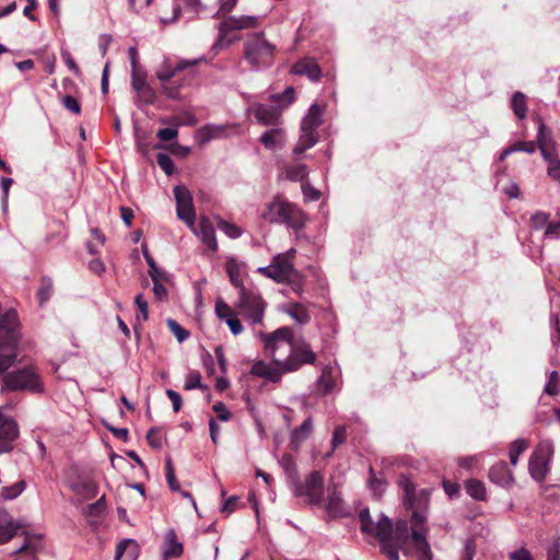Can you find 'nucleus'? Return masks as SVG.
<instances>
[{"label": "nucleus", "mask_w": 560, "mask_h": 560, "mask_svg": "<svg viewBox=\"0 0 560 560\" xmlns=\"http://www.w3.org/2000/svg\"><path fill=\"white\" fill-rule=\"evenodd\" d=\"M302 191L306 200L315 201L320 198V191L311 186L310 184H303Z\"/></svg>", "instance_id": "nucleus-61"}, {"label": "nucleus", "mask_w": 560, "mask_h": 560, "mask_svg": "<svg viewBox=\"0 0 560 560\" xmlns=\"http://www.w3.org/2000/svg\"><path fill=\"white\" fill-rule=\"evenodd\" d=\"M282 362H284L283 359L272 360L271 364H268L264 361H257L252 365L250 372L256 376L277 382L280 380L282 374L288 373V371L282 369Z\"/></svg>", "instance_id": "nucleus-16"}, {"label": "nucleus", "mask_w": 560, "mask_h": 560, "mask_svg": "<svg viewBox=\"0 0 560 560\" xmlns=\"http://www.w3.org/2000/svg\"><path fill=\"white\" fill-rule=\"evenodd\" d=\"M336 385L335 377L332 375V368L325 366L322 371L320 376L317 381V386L320 388L323 394H328L334 389Z\"/></svg>", "instance_id": "nucleus-33"}, {"label": "nucleus", "mask_w": 560, "mask_h": 560, "mask_svg": "<svg viewBox=\"0 0 560 560\" xmlns=\"http://www.w3.org/2000/svg\"><path fill=\"white\" fill-rule=\"evenodd\" d=\"M294 97H295V92H294V89L291 86L287 88L282 94H273L270 96V98L273 102L283 101L284 102L283 106H288L289 104H291L294 101Z\"/></svg>", "instance_id": "nucleus-53"}, {"label": "nucleus", "mask_w": 560, "mask_h": 560, "mask_svg": "<svg viewBox=\"0 0 560 560\" xmlns=\"http://www.w3.org/2000/svg\"><path fill=\"white\" fill-rule=\"evenodd\" d=\"M295 254L294 248L278 254L270 265L258 268V272L277 282L288 283L294 292L300 294L304 288V278L293 266Z\"/></svg>", "instance_id": "nucleus-2"}, {"label": "nucleus", "mask_w": 560, "mask_h": 560, "mask_svg": "<svg viewBox=\"0 0 560 560\" xmlns=\"http://www.w3.org/2000/svg\"><path fill=\"white\" fill-rule=\"evenodd\" d=\"M25 488V481L21 480L10 487H3L1 495L4 500H12L19 497Z\"/></svg>", "instance_id": "nucleus-41"}, {"label": "nucleus", "mask_w": 560, "mask_h": 560, "mask_svg": "<svg viewBox=\"0 0 560 560\" xmlns=\"http://www.w3.org/2000/svg\"><path fill=\"white\" fill-rule=\"evenodd\" d=\"M20 529L22 526L7 511L0 509V545L18 536Z\"/></svg>", "instance_id": "nucleus-19"}, {"label": "nucleus", "mask_w": 560, "mask_h": 560, "mask_svg": "<svg viewBox=\"0 0 560 560\" xmlns=\"http://www.w3.org/2000/svg\"><path fill=\"white\" fill-rule=\"evenodd\" d=\"M226 272L233 285L241 290L243 285V281L241 279V270L237 261L235 259H229L226 262Z\"/></svg>", "instance_id": "nucleus-37"}, {"label": "nucleus", "mask_w": 560, "mask_h": 560, "mask_svg": "<svg viewBox=\"0 0 560 560\" xmlns=\"http://www.w3.org/2000/svg\"><path fill=\"white\" fill-rule=\"evenodd\" d=\"M258 337L265 343V354L272 360L285 359L292 343V330L289 327H281L272 334L258 332Z\"/></svg>", "instance_id": "nucleus-8"}, {"label": "nucleus", "mask_w": 560, "mask_h": 560, "mask_svg": "<svg viewBox=\"0 0 560 560\" xmlns=\"http://www.w3.org/2000/svg\"><path fill=\"white\" fill-rule=\"evenodd\" d=\"M292 73L306 75L311 81H318L322 78V70L313 59H302L292 67Z\"/></svg>", "instance_id": "nucleus-21"}, {"label": "nucleus", "mask_w": 560, "mask_h": 560, "mask_svg": "<svg viewBox=\"0 0 560 560\" xmlns=\"http://www.w3.org/2000/svg\"><path fill=\"white\" fill-rule=\"evenodd\" d=\"M511 106H512V109L517 118L524 119L526 117L527 104H526V96L523 93L516 92L513 95V97L511 100Z\"/></svg>", "instance_id": "nucleus-36"}, {"label": "nucleus", "mask_w": 560, "mask_h": 560, "mask_svg": "<svg viewBox=\"0 0 560 560\" xmlns=\"http://www.w3.org/2000/svg\"><path fill=\"white\" fill-rule=\"evenodd\" d=\"M548 163L547 174L555 182L560 184V160L557 159V154H552L551 159H544Z\"/></svg>", "instance_id": "nucleus-42"}, {"label": "nucleus", "mask_w": 560, "mask_h": 560, "mask_svg": "<svg viewBox=\"0 0 560 560\" xmlns=\"http://www.w3.org/2000/svg\"><path fill=\"white\" fill-rule=\"evenodd\" d=\"M212 409L214 412H217L218 418L221 421H229L231 419V411L225 407L223 402L214 404Z\"/></svg>", "instance_id": "nucleus-62"}, {"label": "nucleus", "mask_w": 560, "mask_h": 560, "mask_svg": "<svg viewBox=\"0 0 560 560\" xmlns=\"http://www.w3.org/2000/svg\"><path fill=\"white\" fill-rule=\"evenodd\" d=\"M511 560H533L530 552L525 548H520L510 555Z\"/></svg>", "instance_id": "nucleus-64"}, {"label": "nucleus", "mask_w": 560, "mask_h": 560, "mask_svg": "<svg viewBox=\"0 0 560 560\" xmlns=\"http://www.w3.org/2000/svg\"><path fill=\"white\" fill-rule=\"evenodd\" d=\"M236 307L238 313L250 325H259L262 323L266 303L257 292L242 287Z\"/></svg>", "instance_id": "nucleus-7"}, {"label": "nucleus", "mask_w": 560, "mask_h": 560, "mask_svg": "<svg viewBox=\"0 0 560 560\" xmlns=\"http://www.w3.org/2000/svg\"><path fill=\"white\" fill-rule=\"evenodd\" d=\"M307 175V166L303 163L285 164L281 174L282 177L292 182H303Z\"/></svg>", "instance_id": "nucleus-28"}, {"label": "nucleus", "mask_w": 560, "mask_h": 560, "mask_svg": "<svg viewBox=\"0 0 560 560\" xmlns=\"http://www.w3.org/2000/svg\"><path fill=\"white\" fill-rule=\"evenodd\" d=\"M184 551L183 544L178 541L176 533L173 528L168 529L165 534V541L163 546V560L177 558Z\"/></svg>", "instance_id": "nucleus-23"}, {"label": "nucleus", "mask_w": 560, "mask_h": 560, "mask_svg": "<svg viewBox=\"0 0 560 560\" xmlns=\"http://www.w3.org/2000/svg\"><path fill=\"white\" fill-rule=\"evenodd\" d=\"M259 24V18L255 15L229 16L219 25V36L212 46V50L229 47L235 39L228 38V34L234 31L254 28Z\"/></svg>", "instance_id": "nucleus-9"}, {"label": "nucleus", "mask_w": 560, "mask_h": 560, "mask_svg": "<svg viewBox=\"0 0 560 560\" xmlns=\"http://www.w3.org/2000/svg\"><path fill=\"white\" fill-rule=\"evenodd\" d=\"M156 162L159 164V166L164 171V173L166 175H172L174 170H175V165L173 163V160L171 159V156H168L167 154L165 153H159L156 155Z\"/></svg>", "instance_id": "nucleus-48"}, {"label": "nucleus", "mask_w": 560, "mask_h": 560, "mask_svg": "<svg viewBox=\"0 0 560 560\" xmlns=\"http://www.w3.org/2000/svg\"><path fill=\"white\" fill-rule=\"evenodd\" d=\"M369 486L375 495H381L385 490L383 480L375 476L373 468H370Z\"/></svg>", "instance_id": "nucleus-50"}, {"label": "nucleus", "mask_w": 560, "mask_h": 560, "mask_svg": "<svg viewBox=\"0 0 560 560\" xmlns=\"http://www.w3.org/2000/svg\"><path fill=\"white\" fill-rule=\"evenodd\" d=\"M283 311L300 325L307 324L311 319L310 312L300 303H289Z\"/></svg>", "instance_id": "nucleus-29"}, {"label": "nucleus", "mask_w": 560, "mask_h": 560, "mask_svg": "<svg viewBox=\"0 0 560 560\" xmlns=\"http://www.w3.org/2000/svg\"><path fill=\"white\" fill-rule=\"evenodd\" d=\"M174 195L178 219L185 222L189 229H194L195 209L190 191L187 187L179 185L174 188Z\"/></svg>", "instance_id": "nucleus-13"}, {"label": "nucleus", "mask_w": 560, "mask_h": 560, "mask_svg": "<svg viewBox=\"0 0 560 560\" xmlns=\"http://www.w3.org/2000/svg\"><path fill=\"white\" fill-rule=\"evenodd\" d=\"M62 105L74 115H78L81 112V105L79 101L71 95H66L62 97Z\"/></svg>", "instance_id": "nucleus-57"}, {"label": "nucleus", "mask_w": 560, "mask_h": 560, "mask_svg": "<svg viewBox=\"0 0 560 560\" xmlns=\"http://www.w3.org/2000/svg\"><path fill=\"white\" fill-rule=\"evenodd\" d=\"M276 45L270 43L262 32H256L247 36L244 44V58L253 67H269L275 58Z\"/></svg>", "instance_id": "nucleus-5"}, {"label": "nucleus", "mask_w": 560, "mask_h": 560, "mask_svg": "<svg viewBox=\"0 0 560 560\" xmlns=\"http://www.w3.org/2000/svg\"><path fill=\"white\" fill-rule=\"evenodd\" d=\"M557 383H558V373L556 371H552L549 375V381L545 386V392L551 396L557 395L559 392Z\"/></svg>", "instance_id": "nucleus-60"}, {"label": "nucleus", "mask_w": 560, "mask_h": 560, "mask_svg": "<svg viewBox=\"0 0 560 560\" xmlns=\"http://www.w3.org/2000/svg\"><path fill=\"white\" fill-rule=\"evenodd\" d=\"M184 388L186 390H191L195 388H203V385L201 383V376H200L199 372H196V371L190 372L187 375Z\"/></svg>", "instance_id": "nucleus-51"}, {"label": "nucleus", "mask_w": 560, "mask_h": 560, "mask_svg": "<svg viewBox=\"0 0 560 560\" xmlns=\"http://www.w3.org/2000/svg\"><path fill=\"white\" fill-rule=\"evenodd\" d=\"M398 486L402 490L405 505L412 510L411 521L415 525L412 528V541L415 544L418 556L421 560H432V552L427 540V528H416L427 521V509L430 502L431 491L428 489L417 490L415 483L407 475H400Z\"/></svg>", "instance_id": "nucleus-1"}, {"label": "nucleus", "mask_w": 560, "mask_h": 560, "mask_svg": "<svg viewBox=\"0 0 560 560\" xmlns=\"http://www.w3.org/2000/svg\"><path fill=\"white\" fill-rule=\"evenodd\" d=\"M139 546L133 539H125L116 548L115 560H137Z\"/></svg>", "instance_id": "nucleus-27"}, {"label": "nucleus", "mask_w": 560, "mask_h": 560, "mask_svg": "<svg viewBox=\"0 0 560 560\" xmlns=\"http://www.w3.org/2000/svg\"><path fill=\"white\" fill-rule=\"evenodd\" d=\"M71 487L73 491H75L78 494L82 495L85 499L93 498L97 491L96 485L89 479L74 482L72 483Z\"/></svg>", "instance_id": "nucleus-35"}, {"label": "nucleus", "mask_w": 560, "mask_h": 560, "mask_svg": "<svg viewBox=\"0 0 560 560\" xmlns=\"http://www.w3.org/2000/svg\"><path fill=\"white\" fill-rule=\"evenodd\" d=\"M313 431V421L312 418H307L303 421V423L294 429L291 433V444L294 447H299L311 434Z\"/></svg>", "instance_id": "nucleus-30"}, {"label": "nucleus", "mask_w": 560, "mask_h": 560, "mask_svg": "<svg viewBox=\"0 0 560 560\" xmlns=\"http://www.w3.org/2000/svg\"><path fill=\"white\" fill-rule=\"evenodd\" d=\"M135 303L138 307V314L136 316L137 320L138 322H141V320H147L148 319V316H149V311H148V303L147 301L143 299V295L142 293H139L136 299H135Z\"/></svg>", "instance_id": "nucleus-46"}, {"label": "nucleus", "mask_w": 560, "mask_h": 560, "mask_svg": "<svg viewBox=\"0 0 560 560\" xmlns=\"http://www.w3.org/2000/svg\"><path fill=\"white\" fill-rule=\"evenodd\" d=\"M323 110L317 104L311 105L301 122V133L292 153L298 156L313 148L318 141L317 128L322 125Z\"/></svg>", "instance_id": "nucleus-6"}, {"label": "nucleus", "mask_w": 560, "mask_h": 560, "mask_svg": "<svg viewBox=\"0 0 560 560\" xmlns=\"http://www.w3.org/2000/svg\"><path fill=\"white\" fill-rule=\"evenodd\" d=\"M138 93V98L143 104H152L155 100V92L150 85H147L142 90H140Z\"/></svg>", "instance_id": "nucleus-58"}, {"label": "nucleus", "mask_w": 560, "mask_h": 560, "mask_svg": "<svg viewBox=\"0 0 560 560\" xmlns=\"http://www.w3.org/2000/svg\"><path fill=\"white\" fill-rule=\"evenodd\" d=\"M165 476H166V481H167L170 489L172 491H179L180 486L176 479L175 469H174L172 459L170 457H167L165 460Z\"/></svg>", "instance_id": "nucleus-40"}, {"label": "nucleus", "mask_w": 560, "mask_h": 560, "mask_svg": "<svg viewBox=\"0 0 560 560\" xmlns=\"http://www.w3.org/2000/svg\"><path fill=\"white\" fill-rule=\"evenodd\" d=\"M545 240L560 238V221H550L544 232Z\"/></svg>", "instance_id": "nucleus-52"}, {"label": "nucleus", "mask_w": 560, "mask_h": 560, "mask_svg": "<svg viewBox=\"0 0 560 560\" xmlns=\"http://www.w3.org/2000/svg\"><path fill=\"white\" fill-rule=\"evenodd\" d=\"M225 135V127L223 125L209 124L199 128L196 132V139L201 144H206L212 139L222 138Z\"/></svg>", "instance_id": "nucleus-26"}, {"label": "nucleus", "mask_w": 560, "mask_h": 560, "mask_svg": "<svg viewBox=\"0 0 560 560\" xmlns=\"http://www.w3.org/2000/svg\"><path fill=\"white\" fill-rule=\"evenodd\" d=\"M527 447H528V443L524 439H517L511 444L509 456H510V462L513 466L517 465L518 457L521 456V454L523 452L526 451Z\"/></svg>", "instance_id": "nucleus-38"}, {"label": "nucleus", "mask_w": 560, "mask_h": 560, "mask_svg": "<svg viewBox=\"0 0 560 560\" xmlns=\"http://www.w3.org/2000/svg\"><path fill=\"white\" fill-rule=\"evenodd\" d=\"M149 85L145 80V72L140 70L131 71V86L136 92Z\"/></svg>", "instance_id": "nucleus-49"}, {"label": "nucleus", "mask_w": 560, "mask_h": 560, "mask_svg": "<svg viewBox=\"0 0 560 560\" xmlns=\"http://www.w3.org/2000/svg\"><path fill=\"white\" fill-rule=\"evenodd\" d=\"M537 145L544 159H551V155L556 153L551 132L544 122H540L538 127Z\"/></svg>", "instance_id": "nucleus-22"}, {"label": "nucleus", "mask_w": 560, "mask_h": 560, "mask_svg": "<svg viewBox=\"0 0 560 560\" xmlns=\"http://www.w3.org/2000/svg\"><path fill=\"white\" fill-rule=\"evenodd\" d=\"M489 479L504 488L511 487L514 482L513 474L505 462H499L490 468Z\"/></svg>", "instance_id": "nucleus-20"}, {"label": "nucleus", "mask_w": 560, "mask_h": 560, "mask_svg": "<svg viewBox=\"0 0 560 560\" xmlns=\"http://www.w3.org/2000/svg\"><path fill=\"white\" fill-rule=\"evenodd\" d=\"M467 493L475 500L482 501L487 497L485 485L477 479H468L465 483Z\"/></svg>", "instance_id": "nucleus-34"}, {"label": "nucleus", "mask_w": 560, "mask_h": 560, "mask_svg": "<svg viewBox=\"0 0 560 560\" xmlns=\"http://www.w3.org/2000/svg\"><path fill=\"white\" fill-rule=\"evenodd\" d=\"M512 152H526L534 153L536 151V143L534 141H517L510 145Z\"/></svg>", "instance_id": "nucleus-55"}, {"label": "nucleus", "mask_w": 560, "mask_h": 560, "mask_svg": "<svg viewBox=\"0 0 560 560\" xmlns=\"http://www.w3.org/2000/svg\"><path fill=\"white\" fill-rule=\"evenodd\" d=\"M359 520L361 522V530L365 534L377 537L382 545V551L389 560H399V552L396 547H392L389 538L392 535V521L381 515L376 522L371 518L368 509L360 511Z\"/></svg>", "instance_id": "nucleus-4"}, {"label": "nucleus", "mask_w": 560, "mask_h": 560, "mask_svg": "<svg viewBox=\"0 0 560 560\" xmlns=\"http://www.w3.org/2000/svg\"><path fill=\"white\" fill-rule=\"evenodd\" d=\"M551 441H541L529 457L528 470L534 480L542 482L549 472V462L553 456Z\"/></svg>", "instance_id": "nucleus-10"}, {"label": "nucleus", "mask_w": 560, "mask_h": 560, "mask_svg": "<svg viewBox=\"0 0 560 560\" xmlns=\"http://www.w3.org/2000/svg\"><path fill=\"white\" fill-rule=\"evenodd\" d=\"M202 242V244L210 250H218V241L215 236V229L211 221L202 217L200 218L198 224L194 223V229H190Z\"/></svg>", "instance_id": "nucleus-15"}, {"label": "nucleus", "mask_w": 560, "mask_h": 560, "mask_svg": "<svg viewBox=\"0 0 560 560\" xmlns=\"http://www.w3.org/2000/svg\"><path fill=\"white\" fill-rule=\"evenodd\" d=\"M532 226L535 230H541L547 228L549 220V214L547 212L538 211L534 213L530 218Z\"/></svg>", "instance_id": "nucleus-44"}, {"label": "nucleus", "mask_w": 560, "mask_h": 560, "mask_svg": "<svg viewBox=\"0 0 560 560\" xmlns=\"http://www.w3.org/2000/svg\"><path fill=\"white\" fill-rule=\"evenodd\" d=\"M346 439H347V430H346V427L343 425H339L335 429L334 433H332V439H331V446H332V450L331 452L327 453L325 455V457H330L334 450L336 447H338L339 445L343 444L346 442Z\"/></svg>", "instance_id": "nucleus-43"}, {"label": "nucleus", "mask_w": 560, "mask_h": 560, "mask_svg": "<svg viewBox=\"0 0 560 560\" xmlns=\"http://www.w3.org/2000/svg\"><path fill=\"white\" fill-rule=\"evenodd\" d=\"M218 228L230 238H238L243 234L240 226L223 219L218 220Z\"/></svg>", "instance_id": "nucleus-39"}, {"label": "nucleus", "mask_w": 560, "mask_h": 560, "mask_svg": "<svg viewBox=\"0 0 560 560\" xmlns=\"http://www.w3.org/2000/svg\"><path fill=\"white\" fill-rule=\"evenodd\" d=\"M412 539V535L409 536V528L407 521H398L396 523L395 528H392V535L389 538V542L392 547L397 548V552L399 549H404L409 539Z\"/></svg>", "instance_id": "nucleus-24"}, {"label": "nucleus", "mask_w": 560, "mask_h": 560, "mask_svg": "<svg viewBox=\"0 0 560 560\" xmlns=\"http://www.w3.org/2000/svg\"><path fill=\"white\" fill-rule=\"evenodd\" d=\"M147 441L153 448L162 447V436L158 428H152L147 433Z\"/></svg>", "instance_id": "nucleus-56"}, {"label": "nucleus", "mask_w": 560, "mask_h": 560, "mask_svg": "<svg viewBox=\"0 0 560 560\" xmlns=\"http://www.w3.org/2000/svg\"><path fill=\"white\" fill-rule=\"evenodd\" d=\"M298 497H305L308 503L318 505L324 497V478L318 471H312L303 485L295 488Z\"/></svg>", "instance_id": "nucleus-12"}, {"label": "nucleus", "mask_w": 560, "mask_h": 560, "mask_svg": "<svg viewBox=\"0 0 560 560\" xmlns=\"http://www.w3.org/2000/svg\"><path fill=\"white\" fill-rule=\"evenodd\" d=\"M54 282L49 277H42L37 289V303L43 306L54 295Z\"/></svg>", "instance_id": "nucleus-32"}, {"label": "nucleus", "mask_w": 560, "mask_h": 560, "mask_svg": "<svg viewBox=\"0 0 560 560\" xmlns=\"http://www.w3.org/2000/svg\"><path fill=\"white\" fill-rule=\"evenodd\" d=\"M326 511L332 516H341L346 514L343 501L340 493L331 491L325 505Z\"/></svg>", "instance_id": "nucleus-31"}, {"label": "nucleus", "mask_w": 560, "mask_h": 560, "mask_svg": "<svg viewBox=\"0 0 560 560\" xmlns=\"http://www.w3.org/2000/svg\"><path fill=\"white\" fill-rule=\"evenodd\" d=\"M214 311L220 319L226 320L234 316L232 308L222 299L217 300Z\"/></svg>", "instance_id": "nucleus-47"}, {"label": "nucleus", "mask_w": 560, "mask_h": 560, "mask_svg": "<svg viewBox=\"0 0 560 560\" xmlns=\"http://www.w3.org/2000/svg\"><path fill=\"white\" fill-rule=\"evenodd\" d=\"M261 218L269 223L285 224L294 230L302 229L305 223L303 211L280 196L265 205Z\"/></svg>", "instance_id": "nucleus-3"}, {"label": "nucleus", "mask_w": 560, "mask_h": 560, "mask_svg": "<svg viewBox=\"0 0 560 560\" xmlns=\"http://www.w3.org/2000/svg\"><path fill=\"white\" fill-rule=\"evenodd\" d=\"M282 107L265 104H256L250 107L257 121L264 126H277L280 121Z\"/></svg>", "instance_id": "nucleus-17"}, {"label": "nucleus", "mask_w": 560, "mask_h": 560, "mask_svg": "<svg viewBox=\"0 0 560 560\" xmlns=\"http://www.w3.org/2000/svg\"><path fill=\"white\" fill-rule=\"evenodd\" d=\"M167 326L179 342H183L188 338L189 332L185 328H183L176 320L172 318L167 319Z\"/></svg>", "instance_id": "nucleus-45"}, {"label": "nucleus", "mask_w": 560, "mask_h": 560, "mask_svg": "<svg viewBox=\"0 0 560 560\" xmlns=\"http://www.w3.org/2000/svg\"><path fill=\"white\" fill-rule=\"evenodd\" d=\"M158 138L163 141H171L177 138L178 131L176 128H164L158 131Z\"/></svg>", "instance_id": "nucleus-63"}, {"label": "nucleus", "mask_w": 560, "mask_h": 560, "mask_svg": "<svg viewBox=\"0 0 560 560\" xmlns=\"http://www.w3.org/2000/svg\"><path fill=\"white\" fill-rule=\"evenodd\" d=\"M148 273L153 282L156 281L158 283H167L171 281V275L165 270L160 269L158 266L156 272H153L152 269H149Z\"/></svg>", "instance_id": "nucleus-59"}, {"label": "nucleus", "mask_w": 560, "mask_h": 560, "mask_svg": "<svg viewBox=\"0 0 560 560\" xmlns=\"http://www.w3.org/2000/svg\"><path fill=\"white\" fill-rule=\"evenodd\" d=\"M201 59H191V60H179L175 66H172L168 60H164L159 68L156 69V78L162 83H167L172 78L176 75V73L196 66Z\"/></svg>", "instance_id": "nucleus-18"}, {"label": "nucleus", "mask_w": 560, "mask_h": 560, "mask_svg": "<svg viewBox=\"0 0 560 560\" xmlns=\"http://www.w3.org/2000/svg\"><path fill=\"white\" fill-rule=\"evenodd\" d=\"M168 122L175 126H195L197 124V119L192 114L185 113L183 117H173Z\"/></svg>", "instance_id": "nucleus-54"}, {"label": "nucleus", "mask_w": 560, "mask_h": 560, "mask_svg": "<svg viewBox=\"0 0 560 560\" xmlns=\"http://www.w3.org/2000/svg\"><path fill=\"white\" fill-rule=\"evenodd\" d=\"M284 362L281 363L282 369L288 372L296 371L303 364H314L316 354L311 349L310 345L302 341L300 343H291V349Z\"/></svg>", "instance_id": "nucleus-11"}, {"label": "nucleus", "mask_w": 560, "mask_h": 560, "mask_svg": "<svg viewBox=\"0 0 560 560\" xmlns=\"http://www.w3.org/2000/svg\"><path fill=\"white\" fill-rule=\"evenodd\" d=\"M5 384L13 390L28 389L35 392V368L28 365L5 376Z\"/></svg>", "instance_id": "nucleus-14"}, {"label": "nucleus", "mask_w": 560, "mask_h": 560, "mask_svg": "<svg viewBox=\"0 0 560 560\" xmlns=\"http://www.w3.org/2000/svg\"><path fill=\"white\" fill-rule=\"evenodd\" d=\"M284 140V131L281 128L269 129L260 136V142L270 151L282 148Z\"/></svg>", "instance_id": "nucleus-25"}]
</instances>
